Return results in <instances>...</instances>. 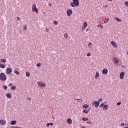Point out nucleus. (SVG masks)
Instances as JSON below:
<instances>
[{"label":"nucleus","instance_id":"11","mask_svg":"<svg viewBox=\"0 0 128 128\" xmlns=\"http://www.w3.org/2000/svg\"><path fill=\"white\" fill-rule=\"evenodd\" d=\"M124 72H122L120 73V78L121 80H124Z\"/></svg>","mask_w":128,"mask_h":128},{"label":"nucleus","instance_id":"26","mask_svg":"<svg viewBox=\"0 0 128 128\" xmlns=\"http://www.w3.org/2000/svg\"><path fill=\"white\" fill-rule=\"evenodd\" d=\"M115 20H116L117 22H122V20H120L118 18H115Z\"/></svg>","mask_w":128,"mask_h":128},{"label":"nucleus","instance_id":"1","mask_svg":"<svg viewBox=\"0 0 128 128\" xmlns=\"http://www.w3.org/2000/svg\"><path fill=\"white\" fill-rule=\"evenodd\" d=\"M70 6L72 8L78 6H80V2H78V0H73V2H70Z\"/></svg>","mask_w":128,"mask_h":128},{"label":"nucleus","instance_id":"42","mask_svg":"<svg viewBox=\"0 0 128 128\" xmlns=\"http://www.w3.org/2000/svg\"><path fill=\"white\" fill-rule=\"evenodd\" d=\"M125 126L126 127H124V128H128V124H125Z\"/></svg>","mask_w":128,"mask_h":128},{"label":"nucleus","instance_id":"34","mask_svg":"<svg viewBox=\"0 0 128 128\" xmlns=\"http://www.w3.org/2000/svg\"><path fill=\"white\" fill-rule=\"evenodd\" d=\"M36 66H38V67L42 66V64H40V63L37 64Z\"/></svg>","mask_w":128,"mask_h":128},{"label":"nucleus","instance_id":"52","mask_svg":"<svg viewBox=\"0 0 128 128\" xmlns=\"http://www.w3.org/2000/svg\"><path fill=\"white\" fill-rule=\"evenodd\" d=\"M28 100H30L31 98H28Z\"/></svg>","mask_w":128,"mask_h":128},{"label":"nucleus","instance_id":"10","mask_svg":"<svg viewBox=\"0 0 128 128\" xmlns=\"http://www.w3.org/2000/svg\"><path fill=\"white\" fill-rule=\"evenodd\" d=\"M89 111H90V108H86L82 110V112L84 114H88Z\"/></svg>","mask_w":128,"mask_h":128},{"label":"nucleus","instance_id":"5","mask_svg":"<svg viewBox=\"0 0 128 128\" xmlns=\"http://www.w3.org/2000/svg\"><path fill=\"white\" fill-rule=\"evenodd\" d=\"M38 84L40 88H45L46 86L44 82H38Z\"/></svg>","mask_w":128,"mask_h":128},{"label":"nucleus","instance_id":"18","mask_svg":"<svg viewBox=\"0 0 128 128\" xmlns=\"http://www.w3.org/2000/svg\"><path fill=\"white\" fill-rule=\"evenodd\" d=\"M98 76H100V74L98 73V72H96V76H95V78L96 79L98 78Z\"/></svg>","mask_w":128,"mask_h":128},{"label":"nucleus","instance_id":"14","mask_svg":"<svg viewBox=\"0 0 128 128\" xmlns=\"http://www.w3.org/2000/svg\"><path fill=\"white\" fill-rule=\"evenodd\" d=\"M108 70L107 69H104L102 71V74H106L108 72Z\"/></svg>","mask_w":128,"mask_h":128},{"label":"nucleus","instance_id":"51","mask_svg":"<svg viewBox=\"0 0 128 128\" xmlns=\"http://www.w3.org/2000/svg\"><path fill=\"white\" fill-rule=\"evenodd\" d=\"M49 6H52V4H50Z\"/></svg>","mask_w":128,"mask_h":128},{"label":"nucleus","instance_id":"33","mask_svg":"<svg viewBox=\"0 0 128 128\" xmlns=\"http://www.w3.org/2000/svg\"><path fill=\"white\" fill-rule=\"evenodd\" d=\"M92 46V42H89L88 44V48H90Z\"/></svg>","mask_w":128,"mask_h":128},{"label":"nucleus","instance_id":"25","mask_svg":"<svg viewBox=\"0 0 128 128\" xmlns=\"http://www.w3.org/2000/svg\"><path fill=\"white\" fill-rule=\"evenodd\" d=\"M16 87L14 86H11V90H16Z\"/></svg>","mask_w":128,"mask_h":128},{"label":"nucleus","instance_id":"54","mask_svg":"<svg viewBox=\"0 0 128 128\" xmlns=\"http://www.w3.org/2000/svg\"><path fill=\"white\" fill-rule=\"evenodd\" d=\"M110 0V2H112V0Z\"/></svg>","mask_w":128,"mask_h":128},{"label":"nucleus","instance_id":"9","mask_svg":"<svg viewBox=\"0 0 128 128\" xmlns=\"http://www.w3.org/2000/svg\"><path fill=\"white\" fill-rule=\"evenodd\" d=\"M12 72V68H8L6 70V74H10Z\"/></svg>","mask_w":128,"mask_h":128},{"label":"nucleus","instance_id":"27","mask_svg":"<svg viewBox=\"0 0 128 128\" xmlns=\"http://www.w3.org/2000/svg\"><path fill=\"white\" fill-rule=\"evenodd\" d=\"M108 20H110V18H106L104 20V24H106L107 22H108Z\"/></svg>","mask_w":128,"mask_h":128},{"label":"nucleus","instance_id":"7","mask_svg":"<svg viewBox=\"0 0 128 128\" xmlns=\"http://www.w3.org/2000/svg\"><path fill=\"white\" fill-rule=\"evenodd\" d=\"M66 14L68 16H70V15L72 14V10L70 9H69L66 11Z\"/></svg>","mask_w":128,"mask_h":128},{"label":"nucleus","instance_id":"6","mask_svg":"<svg viewBox=\"0 0 128 128\" xmlns=\"http://www.w3.org/2000/svg\"><path fill=\"white\" fill-rule=\"evenodd\" d=\"M92 104L93 106H94L95 104V108H98V106H100V102L98 101H94L92 102Z\"/></svg>","mask_w":128,"mask_h":128},{"label":"nucleus","instance_id":"37","mask_svg":"<svg viewBox=\"0 0 128 128\" xmlns=\"http://www.w3.org/2000/svg\"><path fill=\"white\" fill-rule=\"evenodd\" d=\"M58 24V22L57 21L54 22V24H55V26H57Z\"/></svg>","mask_w":128,"mask_h":128},{"label":"nucleus","instance_id":"29","mask_svg":"<svg viewBox=\"0 0 128 128\" xmlns=\"http://www.w3.org/2000/svg\"><path fill=\"white\" fill-rule=\"evenodd\" d=\"M104 106V102H102V103L100 105V108H102V106Z\"/></svg>","mask_w":128,"mask_h":128},{"label":"nucleus","instance_id":"35","mask_svg":"<svg viewBox=\"0 0 128 128\" xmlns=\"http://www.w3.org/2000/svg\"><path fill=\"white\" fill-rule=\"evenodd\" d=\"M64 36L66 38L68 36V35L66 34H64Z\"/></svg>","mask_w":128,"mask_h":128},{"label":"nucleus","instance_id":"22","mask_svg":"<svg viewBox=\"0 0 128 128\" xmlns=\"http://www.w3.org/2000/svg\"><path fill=\"white\" fill-rule=\"evenodd\" d=\"M74 100H77L78 102H82V99L75 98Z\"/></svg>","mask_w":128,"mask_h":128},{"label":"nucleus","instance_id":"20","mask_svg":"<svg viewBox=\"0 0 128 128\" xmlns=\"http://www.w3.org/2000/svg\"><path fill=\"white\" fill-rule=\"evenodd\" d=\"M89 106L88 105V104H85L83 106L82 108H88Z\"/></svg>","mask_w":128,"mask_h":128},{"label":"nucleus","instance_id":"50","mask_svg":"<svg viewBox=\"0 0 128 128\" xmlns=\"http://www.w3.org/2000/svg\"><path fill=\"white\" fill-rule=\"evenodd\" d=\"M80 128H86V126H80Z\"/></svg>","mask_w":128,"mask_h":128},{"label":"nucleus","instance_id":"13","mask_svg":"<svg viewBox=\"0 0 128 128\" xmlns=\"http://www.w3.org/2000/svg\"><path fill=\"white\" fill-rule=\"evenodd\" d=\"M111 44L114 46V48H118V44H116V43L114 41H112L110 42Z\"/></svg>","mask_w":128,"mask_h":128},{"label":"nucleus","instance_id":"4","mask_svg":"<svg viewBox=\"0 0 128 128\" xmlns=\"http://www.w3.org/2000/svg\"><path fill=\"white\" fill-rule=\"evenodd\" d=\"M113 63L116 66H118V62H120V60L116 57H114L112 59Z\"/></svg>","mask_w":128,"mask_h":128},{"label":"nucleus","instance_id":"45","mask_svg":"<svg viewBox=\"0 0 128 128\" xmlns=\"http://www.w3.org/2000/svg\"><path fill=\"white\" fill-rule=\"evenodd\" d=\"M17 20H20V17H17Z\"/></svg>","mask_w":128,"mask_h":128},{"label":"nucleus","instance_id":"16","mask_svg":"<svg viewBox=\"0 0 128 128\" xmlns=\"http://www.w3.org/2000/svg\"><path fill=\"white\" fill-rule=\"evenodd\" d=\"M6 98H12V94L10 93H6Z\"/></svg>","mask_w":128,"mask_h":128},{"label":"nucleus","instance_id":"30","mask_svg":"<svg viewBox=\"0 0 128 128\" xmlns=\"http://www.w3.org/2000/svg\"><path fill=\"white\" fill-rule=\"evenodd\" d=\"M14 72L16 74H20V72H18V70H14Z\"/></svg>","mask_w":128,"mask_h":128},{"label":"nucleus","instance_id":"21","mask_svg":"<svg viewBox=\"0 0 128 128\" xmlns=\"http://www.w3.org/2000/svg\"><path fill=\"white\" fill-rule=\"evenodd\" d=\"M82 120H83V122H86V120H88V118L84 117L82 118Z\"/></svg>","mask_w":128,"mask_h":128},{"label":"nucleus","instance_id":"19","mask_svg":"<svg viewBox=\"0 0 128 128\" xmlns=\"http://www.w3.org/2000/svg\"><path fill=\"white\" fill-rule=\"evenodd\" d=\"M108 106L107 104L104 105L103 107V110H108Z\"/></svg>","mask_w":128,"mask_h":128},{"label":"nucleus","instance_id":"23","mask_svg":"<svg viewBox=\"0 0 128 128\" xmlns=\"http://www.w3.org/2000/svg\"><path fill=\"white\" fill-rule=\"evenodd\" d=\"M0 68H6V65L4 64H0Z\"/></svg>","mask_w":128,"mask_h":128},{"label":"nucleus","instance_id":"40","mask_svg":"<svg viewBox=\"0 0 128 128\" xmlns=\"http://www.w3.org/2000/svg\"><path fill=\"white\" fill-rule=\"evenodd\" d=\"M24 30H26V26H24L23 28Z\"/></svg>","mask_w":128,"mask_h":128},{"label":"nucleus","instance_id":"36","mask_svg":"<svg viewBox=\"0 0 128 128\" xmlns=\"http://www.w3.org/2000/svg\"><path fill=\"white\" fill-rule=\"evenodd\" d=\"M98 102H102V98L98 99Z\"/></svg>","mask_w":128,"mask_h":128},{"label":"nucleus","instance_id":"46","mask_svg":"<svg viewBox=\"0 0 128 128\" xmlns=\"http://www.w3.org/2000/svg\"><path fill=\"white\" fill-rule=\"evenodd\" d=\"M12 86V84H10L8 85V86Z\"/></svg>","mask_w":128,"mask_h":128},{"label":"nucleus","instance_id":"44","mask_svg":"<svg viewBox=\"0 0 128 128\" xmlns=\"http://www.w3.org/2000/svg\"><path fill=\"white\" fill-rule=\"evenodd\" d=\"M98 26H100V28H102V26L98 24Z\"/></svg>","mask_w":128,"mask_h":128},{"label":"nucleus","instance_id":"2","mask_svg":"<svg viewBox=\"0 0 128 128\" xmlns=\"http://www.w3.org/2000/svg\"><path fill=\"white\" fill-rule=\"evenodd\" d=\"M6 80V76L4 72L0 74V80L4 82Z\"/></svg>","mask_w":128,"mask_h":128},{"label":"nucleus","instance_id":"49","mask_svg":"<svg viewBox=\"0 0 128 128\" xmlns=\"http://www.w3.org/2000/svg\"><path fill=\"white\" fill-rule=\"evenodd\" d=\"M86 123L87 124H92V122H87Z\"/></svg>","mask_w":128,"mask_h":128},{"label":"nucleus","instance_id":"32","mask_svg":"<svg viewBox=\"0 0 128 128\" xmlns=\"http://www.w3.org/2000/svg\"><path fill=\"white\" fill-rule=\"evenodd\" d=\"M1 62H6V59H2Z\"/></svg>","mask_w":128,"mask_h":128},{"label":"nucleus","instance_id":"53","mask_svg":"<svg viewBox=\"0 0 128 128\" xmlns=\"http://www.w3.org/2000/svg\"><path fill=\"white\" fill-rule=\"evenodd\" d=\"M2 63V60H0V64H1Z\"/></svg>","mask_w":128,"mask_h":128},{"label":"nucleus","instance_id":"15","mask_svg":"<svg viewBox=\"0 0 128 128\" xmlns=\"http://www.w3.org/2000/svg\"><path fill=\"white\" fill-rule=\"evenodd\" d=\"M67 122L69 124H72V119L69 118L67 119Z\"/></svg>","mask_w":128,"mask_h":128},{"label":"nucleus","instance_id":"17","mask_svg":"<svg viewBox=\"0 0 128 128\" xmlns=\"http://www.w3.org/2000/svg\"><path fill=\"white\" fill-rule=\"evenodd\" d=\"M16 124V120H12L10 122V124L12 126H14V124Z\"/></svg>","mask_w":128,"mask_h":128},{"label":"nucleus","instance_id":"31","mask_svg":"<svg viewBox=\"0 0 128 128\" xmlns=\"http://www.w3.org/2000/svg\"><path fill=\"white\" fill-rule=\"evenodd\" d=\"M2 88L5 90H8V86H2Z\"/></svg>","mask_w":128,"mask_h":128},{"label":"nucleus","instance_id":"41","mask_svg":"<svg viewBox=\"0 0 128 128\" xmlns=\"http://www.w3.org/2000/svg\"><path fill=\"white\" fill-rule=\"evenodd\" d=\"M126 126V124H124V123H122L120 124V126Z\"/></svg>","mask_w":128,"mask_h":128},{"label":"nucleus","instance_id":"12","mask_svg":"<svg viewBox=\"0 0 128 128\" xmlns=\"http://www.w3.org/2000/svg\"><path fill=\"white\" fill-rule=\"evenodd\" d=\"M6 120H0V126H4L6 124Z\"/></svg>","mask_w":128,"mask_h":128},{"label":"nucleus","instance_id":"3","mask_svg":"<svg viewBox=\"0 0 128 128\" xmlns=\"http://www.w3.org/2000/svg\"><path fill=\"white\" fill-rule=\"evenodd\" d=\"M32 12H36V14H38V9L36 8V4H34L32 6Z\"/></svg>","mask_w":128,"mask_h":128},{"label":"nucleus","instance_id":"38","mask_svg":"<svg viewBox=\"0 0 128 128\" xmlns=\"http://www.w3.org/2000/svg\"><path fill=\"white\" fill-rule=\"evenodd\" d=\"M121 104H122V102H117V106H120Z\"/></svg>","mask_w":128,"mask_h":128},{"label":"nucleus","instance_id":"43","mask_svg":"<svg viewBox=\"0 0 128 128\" xmlns=\"http://www.w3.org/2000/svg\"><path fill=\"white\" fill-rule=\"evenodd\" d=\"M87 56H90V52L88 53Z\"/></svg>","mask_w":128,"mask_h":128},{"label":"nucleus","instance_id":"24","mask_svg":"<svg viewBox=\"0 0 128 128\" xmlns=\"http://www.w3.org/2000/svg\"><path fill=\"white\" fill-rule=\"evenodd\" d=\"M54 125V124L52 123H48L46 124V126L47 128H48V126H53Z\"/></svg>","mask_w":128,"mask_h":128},{"label":"nucleus","instance_id":"8","mask_svg":"<svg viewBox=\"0 0 128 128\" xmlns=\"http://www.w3.org/2000/svg\"><path fill=\"white\" fill-rule=\"evenodd\" d=\"M87 26H88V22H84L82 27V30H86Z\"/></svg>","mask_w":128,"mask_h":128},{"label":"nucleus","instance_id":"28","mask_svg":"<svg viewBox=\"0 0 128 128\" xmlns=\"http://www.w3.org/2000/svg\"><path fill=\"white\" fill-rule=\"evenodd\" d=\"M26 76L28 77V76H30V74L28 72H26Z\"/></svg>","mask_w":128,"mask_h":128},{"label":"nucleus","instance_id":"48","mask_svg":"<svg viewBox=\"0 0 128 128\" xmlns=\"http://www.w3.org/2000/svg\"><path fill=\"white\" fill-rule=\"evenodd\" d=\"M46 30L47 32H48L50 31L48 28H46Z\"/></svg>","mask_w":128,"mask_h":128},{"label":"nucleus","instance_id":"39","mask_svg":"<svg viewBox=\"0 0 128 128\" xmlns=\"http://www.w3.org/2000/svg\"><path fill=\"white\" fill-rule=\"evenodd\" d=\"M125 5L126 6H128V1H126L125 2Z\"/></svg>","mask_w":128,"mask_h":128},{"label":"nucleus","instance_id":"47","mask_svg":"<svg viewBox=\"0 0 128 128\" xmlns=\"http://www.w3.org/2000/svg\"><path fill=\"white\" fill-rule=\"evenodd\" d=\"M108 5H105L104 6V8H108Z\"/></svg>","mask_w":128,"mask_h":128}]
</instances>
